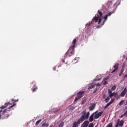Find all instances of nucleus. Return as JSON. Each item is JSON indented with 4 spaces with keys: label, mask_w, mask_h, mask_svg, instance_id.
I'll return each mask as SVG.
<instances>
[{
    "label": "nucleus",
    "mask_w": 127,
    "mask_h": 127,
    "mask_svg": "<svg viewBox=\"0 0 127 127\" xmlns=\"http://www.w3.org/2000/svg\"><path fill=\"white\" fill-rule=\"evenodd\" d=\"M11 105L10 102H7L5 103L4 106H2L0 109L1 110H0V119H8L9 117V114H8V112H10V109L13 107H14L16 104L14 103L12 106H10L9 108L5 109L7 106ZM3 109H5L3 110Z\"/></svg>",
    "instance_id": "f257e3e1"
},
{
    "label": "nucleus",
    "mask_w": 127,
    "mask_h": 127,
    "mask_svg": "<svg viewBox=\"0 0 127 127\" xmlns=\"http://www.w3.org/2000/svg\"><path fill=\"white\" fill-rule=\"evenodd\" d=\"M102 17H103V12L100 10H98L97 15H95L92 18L91 22L86 24V26H91L92 24L97 23V22L98 24H100L102 22Z\"/></svg>",
    "instance_id": "f03ea898"
},
{
    "label": "nucleus",
    "mask_w": 127,
    "mask_h": 127,
    "mask_svg": "<svg viewBox=\"0 0 127 127\" xmlns=\"http://www.w3.org/2000/svg\"><path fill=\"white\" fill-rule=\"evenodd\" d=\"M77 42V39H74L72 41V43L68 49L67 52H66L64 57L66 58V57H71L72 55H74V53H75V46H76V43Z\"/></svg>",
    "instance_id": "7ed1b4c3"
},
{
    "label": "nucleus",
    "mask_w": 127,
    "mask_h": 127,
    "mask_svg": "<svg viewBox=\"0 0 127 127\" xmlns=\"http://www.w3.org/2000/svg\"><path fill=\"white\" fill-rule=\"evenodd\" d=\"M81 116L78 120H80V122H84L85 120H88L89 119V117H90V112H87L84 111H82L81 113Z\"/></svg>",
    "instance_id": "20e7f679"
},
{
    "label": "nucleus",
    "mask_w": 127,
    "mask_h": 127,
    "mask_svg": "<svg viewBox=\"0 0 127 127\" xmlns=\"http://www.w3.org/2000/svg\"><path fill=\"white\" fill-rule=\"evenodd\" d=\"M85 94V91H80L77 94V97H75V99H74V102H77V101H78V100H80V99H81V98H82L83 97V96H84V94Z\"/></svg>",
    "instance_id": "39448f33"
},
{
    "label": "nucleus",
    "mask_w": 127,
    "mask_h": 127,
    "mask_svg": "<svg viewBox=\"0 0 127 127\" xmlns=\"http://www.w3.org/2000/svg\"><path fill=\"white\" fill-rule=\"evenodd\" d=\"M82 123L83 122L78 119L77 122H75L73 123L72 127H79V125H80V124H82Z\"/></svg>",
    "instance_id": "423d86ee"
},
{
    "label": "nucleus",
    "mask_w": 127,
    "mask_h": 127,
    "mask_svg": "<svg viewBox=\"0 0 127 127\" xmlns=\"http://www.w3.org/2000/svg\"><path fill=\"white\" fill-rule=\"evenodd\" d=\"M103 114H104V112L103 111L99 112L98 113H97L96 115L94 116L95 120H97V119H99V117H101L103 115Z\"/></svg>",
    "instance_id": "0eeeda50"
},
{
    "label": "nucleus",
    "mask_w": 127,
    "mask_h": 127,
    "mask_svg": "<svg viewBox=\"0 0 127 127\" xmlns=\"http://www.w3.org/2000/svg\"><path fill=\"white\" fill-rule=\"evenodd\" d=\"M98 113L97 111H96L95 112L93 113L90 117L89 118V121L90 123H92L94 121V116L96 115V114Z\"/></svg>",
    "instance_id": "6e6552de"
},
{
    "label": "nucleus",
    "mask_w": 127,
    "mask_h": 127,
    "mask_svg": "<svg viewBox=\"0 0 127 127\" xmlns=\"http://www.w3.org/2000/svg\"><path fill=\"white\" fill-rule=\"evenodd\" d=\"M119 64L118 63L115 64L114 66V68H115V69L112 71V73H115V72H117V71H118V69H119Z\"/></svg>",
    "instance_id": "1a4fd4ad"
},
{
    "label": "nucleus",
    "mask_w": 127,
    "mask_h": 127,
    "mask_svg": "<svg viewBox=\"0 0 127 127\" xmlns=\"http://www.w3.org/2000/svg\"><path fill=\"white\" fill-rule=\"evenodd\" d=\"M89 124H90V122H89L88 121H86L83 123L81 125V127H88V126H89Z\"/></svg>",
    "instance_id": "9d476101"
},
{
    "label": "nucleus",
    "mask_w": 127,
    "mask_h": 127,
    "mask_svg": "<svg viewBox=\"0 0 127 127\" xmlns=\"http://www.w3.org/2000/svg\"><path fill=\"white\" fill-rule=\"evenodd\" d=\"M115 101L114 99H112L109 103H108L105 107L104 109H107L109 106H111L113 103H114V101Z\"/></svg>",
    "instance_id": "9b49d317"
},
{
    "label": "nucleus",
    "mask_w": 127,
    "mask_h": 127,
    "mask_svg": "<svg viewBox=\"0 0 127 127\" xmlns=\"http://www.w3.org/2000/svg\"><path fill=\"white\" fill-rule=\"evenodd\" d=\"M127 93V87H126L124 90L121 92L120 94V96L121 97H124V96H126V94Z\"/></svg>",
    "instance_id": "f8f14e48"
},
{
    "label": "nucleus",
    "mask_w": 127,
    "mask_h": 127,
    "mask_svg": "<svg viewBox=\"0 0 127 127\" xmlns=\"http://www.w3.org/2000/svg\"><path fill=\"white\" fill-rule=\"evenodd\" d=\"M117 123H119V126L121 127H123L124 126V124H125L124 120H121L120 121L119 119L118 120Z\"/></svg>",
    "instance_id": "ddd939ff"
},
{
    "label": "nucleus",
    "mask_w": 127,
    "mask_h": 127,
    "mask_svg": "<svg viewBox=\"0 0 127 127\" xmlns=\"http://www.w3.org/2000/svg\"><path fill=\"white\" fill-rule=\"evenodd\" d=\"M96 107V104H92L91 106L89 107V111H93Z\"/></svg>",
    "instance_id": "4468645a"
},
{
    "label": "nucleus",
    "mask_w": 127,
    "mask_h": 127,
    "mask_svg": "<svg viewBox=\"0 0 127 127\" xmlns=\"http://www.w3.org/2000/svg\"><path fill=\"white\" fill-rule=\"evenodd\" d=\"M96 87V84H93L91 86H89L88 88V90H91V89H93V88H95Z\"/></svg>",
    "instance_id": "2eb2a0df"
},
{
    "label": "nucleus",
    "mask_w": 127,
    "mask_h": 127,
    "mask_svg": "<svg viewBox=\"0 0 127 127\" xmlns=\"http://www.w3.org/2000/svg\"><path fill=\"white\" fill-rule=\"evenodd\" d=\"M124 71H125V69L124 68H122L120 71V72L119 73V76H122V75H123V73H124Z\"/></svg>",
    "instance_id": "dca6fc26"
},
{
    "label": "nucleus",
    "mask_w": 127,
    "mask_h": 127,
    "mask_svg": "<svg viewBox=\"0 0 127 127\" xmlns=\"http://www.w3.org/2000/svg\"><path fill=\"white\" fill-rule=\"evenodd\" d=\"M103 24H105V21H104L102 23V25H98L96 27V28H101L103 25Z\"/></svg>",
    "instance_id": "f3484780"
},
{
    "label": "nucleus",
    "mask_w": 127,
    "mask_h": 127,
    "mask_svg": "<svg viewBox=\"0 0 127 127\" xmlns=\"http://www.w3.org/2000/svg\"><path fill=\"white\" fill-rule=\"evenodd\" d=\"M116 95H117V94H116V93L115 92H112L111 94L109 95V97L112 98V97H113V96H116Z\"/></svg>",
    "instance_id": "a211bd4d"
},
{
    "label": "nucleus",
    "mask_w": 127,
    "mask_h": 127,
    "mask_svg": "<svg viewBox=\"0 0 127 127\" xmlns=\"http://www.w3.org/2000/svg\"><path fill=\"white\" fill-rule=\"evenodd\" d=\"M110 98H111V97H110V96L107 97L105 99V103H108V102H109V101H110Z\"/></svg>",
    "instance_id": "6ab92c4d"
},
{
    "label": "nucleus",
    "mask_w": 127,
    "mask_h": 127,
    "mask_svg": "<svg viewBox=\"0 0 127 127\" xmlns=\"http://www.w3.org/2000/svg\"><path fill=\"white\" fill-rule=\"evenodd\" d=\"M117 89V85H114L112 88H111V91H115Z\"/></svg>",
    "instance_id": "aec40b11"
},
{
    "label": "nucleus",
    "mask_w": 127,
    "mask_h": 127,
    "mask_svg": "<svg viewBox=\"0 0 127 127\" xmlns=\"http://www.w3.org/2000/svg\"><path fill=\"white\" fill-rule=\"evenodd\" d=\"M49 126V124H48V123H44L42 125V127H48Z\"/></svg>",
    "instance_id": "412c9836"
},
{
    "label": "nucleus",
    "mask_w": 127,
    "mask_h": 127,
    "mask_svg": "<svg viewBox=\"0 0 127 127\" xmlns=\"http://www.w3.org/2000/svg\"><path fill=\"white\" fill-rule=\"evenodd\" d=\"M125 103V100H122L119 103V106H123L124 105V103Z\"/></svg>",
    "instance_id": "4be33fe9"
},
{
    "label": "nucleus",
    "mask_w": 127,
    "mask_h": 127,
    "mask_svg": "<svg viewBox=\"0 0 127 127\" xmlns=\"http://www.w3.org/2000/svg\"><path fill=\"white\" fill-rule=\"evenodd\" d=\"M41 121H42V119H40V120H38V121H37L36 122V126H38V125H39V124H40V123L41 122Z\"/></svg>",
    "instance_id": "5701e85b"
},
{
    "label": "nucleus",
    "mask_w": 127,
    "mask_h": 127,
    "mask_svg": "<svg viewBox=\"0 0 127 127\" xmlns=\"http://www.w3.org/2000/svg\"><path fill=\"white\" fill-rule=\"evenodd\" d=\"M64 127V122H62L60 124L59 127Z\"/></svg>",
    "instance_id": "b1692460"
},
{
    "label": "nucleus",
    "mask_w": 127,
    "mask_h": 127,
    "mask_svg": "<svg viewBox=\"0 0 127 127\" xmlns=\"http://www.w3.org/2000/svg\"><path fill=\"white\" fill-rule=\"evenodd\" d=\"M103 85H107V84H108V81H107V80H103Z\"/></svg>",
    "instance_id": "393cba45"
},
{
    "label": "nucleus",
    "mask_w": 127,
    "mask_h": 127,
    "mask_svg": "<svg viewBox=\"0 0 127 127\" xmlns=\"http://www.w3.org/2000/svg\"><path fill=\"white\" fill-rule=\"evenodd\" d=\"M126 65H127V64H126V63H124L122 65V69H124L126 67Z\"/></svg>",
    "instance_id": "a878e982"
},
{
    "label": "nucleus",
    "mask_w": 127,
    "mask_h": 127,
    "mask_svg": "<svg viewBox=\"0 0 127 127\" xmlns=\"http://www.w3.org/2000/svg\"><path fill=\"white\" fill-rule=\"evenodd\" d=\"M36 90H37V87H36L34 88H32V91H33V92H35V91H36Z\"/></svg>",
    "instance_id": "bb28decb"
},
{
    "label": "nucleus",
    "mask_w": 127,
    "mask_h": 127,
    "mask_svg": "<svg viewBox=\"0 0 127 127\" xmlns=\"http://www.w3.org/2000/svg\"><path fill=\"white\" fill-rule=\"evenodd\" d=\"M88 127H94V124L90 123Z\"/></svg>",
    "instance_id": "cd10ccee"
},
{
    "label": "nucleus",
    "mask_w": 127,
    "mask_h": 127,
    "mask_svg": "<svg viewBox=\"0 0 127 127\" xmlns=\"http://www.w3.org/2000/svg\"><path fill=\"white\" fill-rule=\"evenodd\" d=\"M103 18H104V19L105 20V22L106 20H107V19H108V17H107V15H106L105 16H104L103 17Z\"/></svg>",
    "instance_id": "c85d7f7f"
},
{
    "label": "nucleus",
    "mask_w": 127,
    "mask_h": 127,
    "mask_svg": "<svg viewBox=\"0 0 127 127\" xmlns=\"http://www.w3.org/2000/svg\"><path fill=\"white\" fill-rule=\"evenodd\" d=\"M106 15H107V17L108 16H111L112 15V13L111 12H109V13H107L106 14Z\"/></svg>",
    "instance_id": "c756f323"
},
{
    "label": "nucleus",
    "mask_w": 127,
    "mask_h": 127,
    "mask_svg": "<svg viewBox=\"0 0 127 127\" xmlns=\"http://www.w3.org/2000/svg\"><path fill=\"white\" fill-rule=\"evenodd\" d=\"M108 93H109V95H111L113 92H112V90L111 89H109Z\"/></svg>",
    "instance_id": "7c9ffc66"
},
{
    "label": "nucleus",
    "mask_w": 127,
    "mask_h": 127,
    "mask_svg": "<svg viewBox=\"0 0 127 127\" xmlns=\"http://www.w3.org/2000/svg\"><path fill=\"white\" fill-rule=\"evenodd\" d=\"M86 102V100H84L82 101L81 102V104L82 105H84V104H85V103Z\"/></svg>",
    "instance_id": "2f4dec72"
},
{
    "label": "nucleus",
    "mask_w": 127,
    "mask_h": 127,
    "mask_svg": "<svg viewBox=\"0 0 127 127\" xmlns=\"http://www.w3.org/2000/svg\"><path fill=\"white\" fill-rule=\"evenodd\" d=\"M109 79V77H105L103 80H105V81H107V80Z\"/></svg>",
    "instance_id": "473e14b6"
},
{
    "label": "nucleus",
    "mask_w": 127,
    "mask_h": 127,
    "mask_svg": "<svg viewBox=\"0 0 127 127\" xmlns=\"http://www.w3.org/2000/svg\"><path fill=\"white\" fill-rule=\"evenodd\" d=\"M96 86H97V87H99V86H101V83H97Z\"/></svg>",
    "instance_id": "72a5a7b5"
},
{
    "label": "nucleus",
    "mask_w": 127,
    "mask_h": 127,
    "mask_svg": "<svg viewBox=\"0 0 127 127\" xmlns=\"http://www.w3.org/2000/svg\"><path fill=\"white\" fill-rule=\"evenodd\" d=\"M98 91V89L97 88L95 89V90L93 91V93H96V92H97Z\"/></svg>",
    "instance_id": "f704fd0d"
},
{
    "label": "nucleus",
    "mask_w": 127,
    "mask_h": 127,
    "mask_svg": "<svg viewBox=\"0 0 127 127\" xmlns=\"http://www.w3.org/2000/svg\"><path fill=\"white\" fill-rule=\"evenodd\" d=\"M119 122L117 123V124L115 126V127H119Z\"/></svg>",
    "instance_id": "c9c22d12"
},
{
    "label": "nucleus",
    "mask_w": 127,
    "mask_h": 127,
    "mask_svg": "<svg viewBox=\"0 0 127 127\" xmlns=\"http://www.w3.org/2000/svg\"><path fill=\"white\" fill-rule=\"evenodd\" d=\"M12 100L13 101V102H18V99H17V100H13V99H12Z\"/></svg>",
    "instance_id": "e433bc0d"
},
{
    "label": "nucleus",
    "mask_w": 127,
    "mask_h": 127,
    "mask_svg": "<svg viewBox=\"0 0 127 127\" xmlns=\"http://www.w3.org/2000/svg\"><path fill=\"white\" fill-rule=\"evenodd\" d=\"M32 84H34V87H35V82H33Z\"/></svg>",
    "instance_id": "4c0bfd02"
},
{
    "label": "nucleus",
    "mask_w": 127,
    "mask_h": 127,
    "mask_svg": "<svg viewBox=\"0 0 127 127\" xmlns=\"http://www.w3.org/2000/svg\"><path fill=\"white\" fill-rule=\"evenodd\" d=\"M62 62H63V63H65V61L64 60H62Z\"/></svg>",
    "instance_id": "58836bf2"
},
{
    "label": "nucleus",
    "mask_w": 127,
    "mask_h": 127,
    "mask_svg": "<svg viewBox=\"0 0 127 127\" xmlns=\"http://www.w3.org/2000/svg\"><path fill=\"white\" fill-rule=\"evenodd\" d=\"M53 70H54V71H56V67H54L53 68Z\"/></svg>",
    "instance_id": "ea45409f"
},
{
    "label": "nucleus",
    "mask_w": 127,
    "mask_h": 127,
    "mask_svg": "<svg viewBox=\"0 0 127 127\" xmlns=\"http://www.w3.org/2000/svg\"><path fill=\"white\" fill-rule=\"evenodd\" d=\"M124 116H127V115H124V114H123V115H121V116L120 117V118H123V117H124Z\"/></svg>",
    "instance_id": "a19ab883"
},
{
    "label": "nucleus",
    "mask_w": 127,
    "mask_h": 127,
    "mask_svg": "<svg viewBox=\"0 0 127 127\" xmlns=\"http://www.w3.org/2000/svg\"><path fill=\"white\" fill-rule=\"evenodd\" d=\"M106 98V95L104 94L103 96V99H105Z\"/></svg>",
    "instance_id": "79ce46f5"
},
{
    "label": "nucleus",
    "mask_w": 127,
    "mask_h": 127,
    "mask_svg": "<svg viewBox=\"0 0 127 127\" xmlns=\"http://www.w3.org/2000/svg\"><path fill=\"white\" fill-rule=\"evenodd\" d=\"M127 74H126L125 76H124V78H127Z\"/></svg>",
    "instance_id": "37998d69"
},
{
    "label": "nucleus",
    "mask_w": 127,
    "mask_h": 127,
    "mask_svg": "<svg viewBox=\"0 0 127 127\" xmlns=\"http://www.w3.org/2000/svg\"><path fill=\"white\" fill-rule=\"evenodd\" d=\"M95 127H98V126H95Z\"/></svg>",
    "instance_id": "c03bdc74"
}]
</instances>
